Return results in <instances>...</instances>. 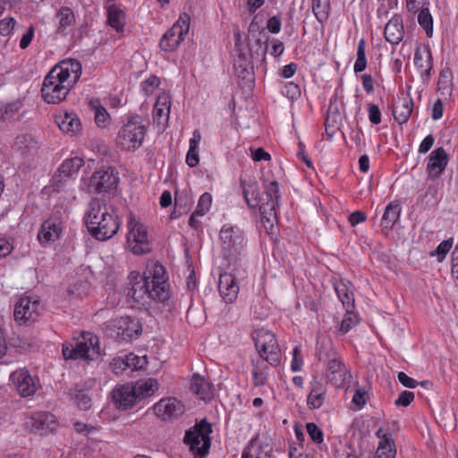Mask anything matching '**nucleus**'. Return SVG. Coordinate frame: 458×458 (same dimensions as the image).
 Here are the masks:
<instances>
[{
  "instance_id": "60",
  "label": "nucleus",
  "mask_w": 458,
  "mask_h": 458,
  "mask_svg": "<svg viewBox=\"0 0 458 458\" xmlns=\"http://www.w3.org/2000/svg\"><path fill=\"white\" fill-rule=\"evenodd\" d=\"M34 37V28L33 26H30L26 33L21 37L20 41V47L21 49L27 48L30 44L31 43Z\"/></svg>"
},
{
  "instance_id": "55",
  "label": "nucleus",
  "mask_w": 458,
  "mask_h": 458,
  "mask_svg": "<svg viewBox=\"0 0 458 458\" xmlns=\"http://www.w3.org/2000/svg\"><path fill=\"white\" fill-rule=\"evenodd\" d=\"M366 395H367V392L364 390V388H362V387L358 388L353 394L352 403L355 405H357L359 409L362 408L367 402L366 397H365Z\"/></svg>"
},
{
  "instance_id": "2",
  "label": "nucleus",
  "mask_w": 458,
  "mask_h": 458,
  "mask_svg": "<svg viewBox=\"0 0 458 458\" xmlns=\"http://www.w3.org/2000/svg\"><path fill=\"white\" fill-rule=\"evenodd\" d=\"M165 270L162 265L155 264L142 276L138 272L130 274L128 296L135 301H140L145 297L164 302L170 297V292L165 279Z\"/></svg>"
},
{
  "instance_id": "46",
  "label": "nucleus",
  "mask_w": 458,
  "mask_h": 458,
  "mask_svg": "<svg viewBox=\"0 0 458 458\" xmlns=\"http://www.w3.org/2000/svg\"><path fill=\"white\" fill-rule=\"evenodd\" d=\"M306 430L311 440L316 444H321L324 440L322 430L313 422L306 424Z\"/></svg>"
},
{
  "instance_id": "54",
  "label": "nucleus",
  "mask_w": 458,
  "mask_h": 458,
  "mask_svg": "<svg viewBox=\"0 0 458 458\" xmlns=\"http://www.w3.org/2000/svg\"><path fill=\"white\" fill-rule=\"evenodd\" d=\"M199 162V148L190 147L186 156L187 165L191 167H195Z\"/></svg>"
},
{
  "instance_id": "41",
  "label": "nucleus",
  "mask_w": 458,
  "mask_h": 458,
  "mask_svg": "<svg viewBox=\"0 0 458 458\" xmlns=\"http://www.w3.org/2000/svg\"><path fill=\"white\" fill-rule=\"evenodd\" d=\"M359 322L358 316L352 310L346 311L340 324L339 332L342 335L348 333Z\"/></svg>"
},
{
  "instance_id": "56",
  "label": "nucleus",
  "mask_w": 458,
  "mask_h": 458,
  "mask_svg": "<svg viewBox=\"0 0 458 458\" xmlns=\"http://www.w3.org/2000/svg\"><path fill=\"white\" fill-rule=\"evenodd\" d=\"M190 16L183 13L180 15L178 21L173 25L177 26L179 29H181L183 35H186L189 32L190 29Z\"/></svg>"
},
{
  "instance_id": "21",
  "label": "nucleus",
  "mask_w": 458,
  "mask_h": 458,
  "mask_svg": "<svg viewBox=\"0 0 458 458\" xmlns=\"http://www.w3.org/2000/svg\"><path fill=\"white\" fill-rule=\"evenodd\" d=\"M220 240L224 250L231 251L238 249L243 241L242 233L238 228L230 225H224L220 231Z\"/></svg>"
},
{
  "instance_id": "42",
  "label": "nucleus",
  "mask_w": 458,
  "mask_h": 458,
  "mask_svg": "<svg viewBox=\"0 0 458 458\" xmlns=\"http://www.w3.org/2000/svg\"><path fill=\"white\" fill-rule=\"evenodd\" d=\"M452 71L449 67H445L441 70L439 74V79L437 82L438 89L445 91H449L452 84Z\"/></svg>"
},
{
  "instance_id": "5",
  "label": "nucleus",
  "mask_w": 458,
  "mask_h": 458,
  "mask_svg": "<svg viewBox=\"0 0 458 458\" xmlns=\"http://www.w3.org/2000/svg\"><path fill=\"white\" fill-rule=\"evenodd\" d=\"M82 341L63 345V355L65 360H94L101 355L99 339L89 332L82 333Z\"/></svg>"
},
{
  "instance_id": "10",
  "label": "nucleus",
  "mask_w": 458,
  "mask_h": 458,
  "mask_svg": "<svg viewBox=\"0 0 458 458\" xmlns=\"http://www.w3.org/2000/svg\"><path fill=\"white\" fill-rule=\"evenodd\" d=\"M153 409L155 414L164 421H173L185 411L182 403L174 397L161 399Z\"/></svg>"
},
{
  "instance_id": "33",
  "label": "nucleus",
  "mask_w": 458,
  "mask_h": 458,
  "mask_svg": "<svg viewBox=\"0 0 458 458\" xmlns=\"http://www.w3.org/2000/svg\"><path fill=\"white\" fill-rule=\"evenodd\" d=\"M133 387L137 390V396L139 401H140L153 395L158 388V383L157 379L148 378L145 381H138L133 385Z\"/></svg>"
},
{
  "instance_id": "58",
  "label": "nucleus",
  "mask_w": 458,
  "mask_h": 458,
  "mask_svg": "<svg viewBox=\"0 0 458 458\" xmlns=\"http://www.w3.org/2000/svg\"><path fill=\"white\" fill-rule=\"evenodd\" d=\"M252 377L253 384L255 386H261L267 383L266 374L262 370H259L257 367L253 369Z\"/></svg>"
},
{
  "instance_id": "7",
  "label": "nucleus",
  "mask_w": 458,
  "mask_h": 458,
  "mask_svg": "<svg viewBox=\"0 0 458 458\" xmlns=\"http://www.w3.org/2000/svg\"><path fill=\"white\" fill-rule=\"evenodd\" d=\"M146 127L142 124L140 116L131 118L119 131L117 144L126 150L139 148L145 138Z\"/></svg>"
},
{
  "instance_id": "25",
  "label": "nucleus",
  "mask_w": 458,
  "mask_h": 458,
  "mask_svg": "<svg viewBox=\"0 0 458 458\" xmlns=\"http://www.w3.org/2000/svg\"><path fill=\"white\" fill-rule=\"evenodd\" d=\"M191 390L199 399L208 402L213 398L211 384L202 376L194 374L191 380Z\"/></svg>"
},
{
  "instance_id": "59",
  "label": "nucleus",
  "mask_w": 458,
  "mask_h": 458,
  "mask_svg": "<svg viewBox=\"0 0 458 458\" xmlns=\"http://www.w3.org/2000/svg\"><path fill=\"white\" fill-rule=\"evenodd\" d=\"M127 355L125 356L124 359H122V358H115L113 360L112 363H111V366L114 369V371L118 374L125 369H128V364H127Z\"/></svg>"
},
{
  "instance_id": "57",
  "label": "nucleus",
  "mask_w": 458,
  "mask_h": 458,
  "mask_svg": "<svg viewBox=\"0 0 458 458\" xmlns=\"http://www.w3.org/2000/svg\"><path fill=\"white\" fill-rule=\"evenodd\" d=\"M283 93L286 97H288L292 99H294L301 95V89L297 84H295L293 82H289L288 84H286L284 86V89Z\"/></svg>"
},
{
  "instance_id": "13",
  "label": "nucleus",
  "mask_w": 458,
  "mask_h": 458,
  "mask_svg": "<svg viewBox=\"0 0 458 458\" xmlns=\"http://www.w3.org/2000/svg\"><path fill=\"white\" fill-rule=\"evenodd\" d=\"M116 329V335L122 340H131L138 337L141 333V325L137 319L130 317L120 318L113 322Z\"/></svg>"
},
{
  "instance_id": "44",
  "label": "nucleus",
  "mask_w": 458,
  "mask_h": 458,
  "mask_svg": "<svg viewBox=\"0 0 458 458\" xmlns=\"http://www.w3.org/2000/svg\"><path fill=\"white\" fill-rule=\"evenodd\" d=\"M126 362L128 364V369H131V370L144 369L148 364L146 356L140 357L133 353H129L127 355Z\"/></svg>"
},
{
  "instance_id": "37",
  "label": "nucleus",
  "mask_w": 458,
  "mask_h": 458,
  "mask_svg": "<svg viewBox=\"0 0 458 458\" xmlns=\"http://www.w3.org/2000/svg\"><path fill=\"white\" fill-rule=\"evenodd\" d=\"M394 443L392 439L384 436V440L381 441L378 445L377 450V458H394L396 451L394 448Z\"/></svg>"
},
{
  "instance_id": "17",
  "label": "nucleus",
  "mask_w": 458,
  "mask_h": 458,
  "mask_svg": "<svg viewBox=\"0 0 458 458\" xmlns=\"http://www.w3.org/2000/svg\"><path fill=\"white\" fill-rule=\"evenodd\" d=\"M448 154L443 148L434 149L429 157L427 165V172L431 178H438L445 170L448 164Z\"/></svg>"
},
{
  "instance_id": "61",
  "label": "nucleus",
  "mask_w": 458,
  "mask_h": 458,
  "mask_svg": "<svg viewBox=\"0 0 458 458\" xmlns=\"http://www.w3.org/2000/svg\"><path fill=\"white\" fill-rule=\"evenodd\" d=\"M301 353V347L295 346L293 352V360L291 364V369L293 371H299L302 365V360L298 359V355Z\"/></svg>"
},
{
  "instance_id": "3",
  "label": "nucleus",
  "mask_w": 458,
  "mask_h": 458,
  "mask_svg": "<svg viewBox=\"0 0 458 458\" xmlns=\"http://www.w3.org/2000/svg\"><path fill=\"white\" fill-rule=\"evenodd\" d=\"M85 224L89 234L98 241L112 238L120 227L117 216L109 212V208L103 200L98 199L89 202Z\"/></svg>"
},
{
  "instance_id": "6",
  "label": "nucleus",
  "mask_w": 458,
  "mask_h": 458,
  "mask_svg": "<svg viewBox=\"0 0 458 458\" xmlns=\"http://www.w3.org/2000/svg\"><path fill=\"white\" fill-rule=\"evenodd\" d=\"M252 338L259 356L271 366H277L281 360V352L276 335L264 328L254 331Z\"/></svg>"
},
{
  "instance_id": "9",
  "label": "nucleus",
  "mask_w": 458,
  "mask_h": 458,
  "mask_svg": "<svg viewBox=\"0 0 458 458\" xmlns=\"http://www.w3.org/2000/svg\"><path fill=\"white\" fill-rule=\"evenodd\" d=\"M119 180V174L114 167L103 166L92 174L89 190L98 194L111 193L117 189Z\"/></svg>"
},
{
  "instance_id": "11",
  "label": "nucleus",
  "mask_w": 458,
  "mask_h": 458,
  "mask_svg": "<svg viewBox=\"0 0 458 458\" xmlns=\"http://www.w3.org/2000/svg\"><path fill=\"white\" fill-rule=\"evenodd\" d=\"M38 301H32L30 298H22L16 304L14 309V318L20 324H27L34 321L38 316Z\"/></svg>"
},
{
  "instance_id": "20",
  "label": "nucleus",
  "mask_w": 458,
  "mask_h": 458,
  "mask_svg": "<svg viewBox=\"0 0 458 458\" xmlns=\"http://www.w3.org/2000/svg\"><path fill=\"white\" fill-rule=\"evenodd\" d=\"M327 368L328 381L335 387H344L348 375L344 364L336 359H332L328 360Z\"/></svg>"
},
{
  "instance_id": "1",
  "label": "nucleus",
  "mask_w": 458,
  "mask_h": 458,
  "mask_svg": "<svg viewBox=\"0 0 458 458\" xmlns=\"http://www.w3.org/2000/svg\"><path fill=\"white\" fill-rule=\"evenodd\" d=\"M81 75V64L75 59H68L55 65L44 79L41 94L48 104H59L64 100Z\"/></svg>"
},
{
  "instance_id": "52",
  "label": "nucleus",
  "mask_w": 458,
  "mask_h": 458,
  "mask_svg": "<svg viewBox=\"0 0 458 458\" xmlns=\"http://www.w3.org/2000/svg\"><path fill=\"white\" fill-rule=\"evenodd\" d=\"M282 26V19L281 15H275L268 19L267 22V30L274 34H277L281 30Z\"/></svg>"
},
{
  "instance_id": "12",
  "label": "nucleus",
  "mask_w": 458,
  "mask_h": 458,
  "mask_svg": "<svg viewBox=\"0 0 458 458\" xmlns=\"http://www.w3.org/2000/svg\"><path fill=\"white\" fill-rule=\"evenodd\" d=\"M414 64L419 70L424 83L428 84L433 68V57L429 47L421 49L418 47L414 53Z\"/></svg>"
},
{
  "instance_id": "64",
  "label": "nucleus",
  "mask_w": 458,
  "mask_h": 458,
  "mask_svg": "<svg viewBox=\"0 0 458 458\" xmlns=\"http://www.w3.org/2000/svg\"><path fill=\"white\" fill-rule=\"evenodd\" d=\"M242 458H269L267 452H259L257 453L254 451V454L251 452V449L245 448L243 450Z\"/></svg>"
},
{
  "instance_id": "63",
  "label": "nucleus",
  "mask_w": 458,
  "mask_h": 458,
  "mask_svg": "<svg viewBox=\"0 0 458 458\" xmlns=\"http://www.w3.org/2000/svg\"><path fill=\"white\" fill-rule=\"evenodd\" d=\"M426 0H406V7L410 12L417 13L425 8Z\"/></svg>"
},
{
  "instance_id": "27",
  "label": "nucleus",
  "mask_w": 458,
  "mask_h": 458,
  "mask_svg": "<svg viewBox=\"0 0 458 458\" xmlns=\"http://www.w3.org/2000/svg\"><path fill=\"white\" fill-rule=\"evenodd\" d=\"M240 183L242 188V193L247 205L250 208H257L260 203L258 182L255 180L246 182L241 179Z\"/></svg>"
},
{
  "instance_id": "43",
  "label": "nucleus",
  "mask_w": 458,
  "mask_h": 458,
  "mask_svg": "<svg viewBox=\"0 0 458 458\" xmlns=\"http://www.w3.org/2000/svg\"><path fill=\"white\" fill-rule=\"evenodd\" d=\"M452 246L453 239L445 240L437 247L436 250H432L429 253V255L430 257L437 256V260L439 262H442L445 259L448 251L451 250Z\"/></svg>"
},
{
  "instance_id": "23",
  "label": "nucleus",
  "mask_w": 458,
  "mask_h": 458,
  "mask_svg": "<svg viewBox=\"0 0 458 458\" xmlns=\"http://www.w3.org/2000/svg\"><path fill=\"white\" fill-rule=\"evenodd\" d=\"M276 206V201H267L266 203H259L258 206L261 216V224L268 233H273L275 225L277 222Z\"/></svg>"
},
{
  "instance_id": "29",
  "label": "nucleus",
  "mask_w": 458,
  "mask_h": 458,
  "mask_svg": "<svg viewBox=\"0 0 458 458\" xmlns=\"http://www.w3.org/2000/svg\"><path fill=\"white\" fill-rule=\"evenodd\" d=\"M84 162L80 157H73L65 160L57 171L55 180L61 182L63 180L71 177L73 174L77 173L83 165Z\"/></svg>"
},
{
  "instance_id": "22",
  "label": "nucleus",
  "mask_w": 458,
  "mask_h": 458,
  "mask_svg": "<svg viewBox=\"0 0 458 458\" xmlns=\"http://www.w3.org/2000/svg\"><path fill=\"white\" fill-rule=\"evenodd\" d=\"M385 38L391 44H399L404 36L403 19L400 15H394L386 24L384 31Z\"/></svg>"
},
{
  "instance_id": "14",
  "label": "nucleus",
  "mask_w": 458,
  "mask_h": 458,
  "mask_svg": "<svg viewBox=\"0 0 458 458\" xmlns=\"http://www.w3.org/2000/svg\"><path fill=\"white\" fill-rule=\"evenodd\" d=\"M58 427L55 416L49 412H38L31 417L30 430L41 435L53 433Z\"/></svg>"
},
{
  "instance_id": "32",
  "label": "nucleus",
  "mask_w": 458,
  "mask_h": 458,
  "mask_svg": "<svg viewBox=\"0 0 458 458\" xmlns=\"http://www.w3.org/2000/svg\"><path fill=\"white\" fill-rule=\"evenodd\" d=\"M170 107V96L166 93L159 95L154 108V114L157 118L159 123H162V118H164L165 122L168 120Z\"/></svg>"
},
{
  "instance_id": "16",
  "label": "nucleus",
  "mask_w": 458,
  "mask_h": 458,
  "mask_svg": "<svg viewBox=\"0 0 458 458\" xmlns=\"http://www.w3.org/2000/svg\"><path fill=\"white\" fill-rule=\"evenodd\" d=\"M61 232L60 219L55 216L49 217L41 225L38 233V240L42 245L54 242L59 239Z\"/></svg>"
},
{
  "instance_id": "15",
  "label": "nucleus",
  "mask_w": 458,
  "mask_h": 458,
  "mask_svg": "<svg viewBox=\"0 0 458 458\" xmlns=\"http://www.w3.org/2000/svg\"><path fill=\"white\" fill-rule=\"evenodd\" d=\"M10 378L22 397L31 396L36 393V384L27 369H21L13 372Z\"/></svg>"
},
{
  "instance_id": "26",
  "label": "nucleus",
  "mask_w": 458,
  "mask_h": 458,
  "mask_svg": "<svg viewBox=\"0 0 458 458\" xmlns=\"http://www.w3.org/2000/svg\"><path fill=\"white\" fill-rule=\"evenodd\" d=\"M413 110V101L410 97L399 98L398 101L394 105L393 107V115L394 120L399 124L405 123Z\"/></svg>"
},
{
  "instance_id": "38",
  "label": "nucleus",
  "mask_w": 458,
  "mask_h": 458,
  "mask_svg": "<svg viewBox=\"0 0 458 458\" xmlns=\"http://www.w3.org/2000/svg\"><path fill=\"white\" fill-rule=\"evenodd\" d=\"M418 22L422 27L426 35L430 38L433 34V18L428 7L422 8L418 15Z\"/></svg>"
},
{
  "instance_id": "34",
  "label": "nucleus",
  "mask_w": 458,
  "mask_h": 458,
  "mask_svg": "<svg viewBox=\"0 0 458 458\" xmlns=\"http://www.w3.org/2000/svg\"><path fill=\"white\" fill-rule=\"evenodd\" d=\"M107 22L116 31H122L124 27V13L115 5H110L107 9Z\"/></svg>"
},
{
  "instance_id": "40",
  "label": "nucleus",
  "mask_w": 458,
  "mask_h": 458,
  "mask_svg": "<svg viewBox=\"0 0 458 458\" xmlns=\"http://www.w3.org/2000/svg\"><path fill=\"white\" fill-rule=\"evenodd\" d=\"M69 394L81 410L87 411L91 407V398L82 390L72 389Z\"/></svg>"
},
{
  "instance_id": "28",
  "label": "nucleus",
  "mask_w": 458,
  "mask_h": 458,
  "mask_svg": "<svg viewBox=\"0 0 458 458\" xmlns=\"http://www.w3.org/2000/svg\"><path fill=\"white\" fill-rule=\"evenodd\" d=\"M55 123L65 133L76 134L81 131V121L75 114L65 113L64 116L56 117Z\"/></svg>"
},
{
  "instance_id": "35",
  "label": "nucleus",
  "mask_w": 458,
  "mask_h": 458,
  "mask_svg": "<svg viewBox=\"0 0 458 458\" xmlns=\"http://www.w3.org/2000/svg\"><path fill=\"white\" fill-rule=\"evenodd\" d=\"M56 18L58 19V33H64L66 28L75 22V15L69 7H61L56 13Z\"/></svg>"
},
{
  "instance_id": "39",
  "label": "nucleus",
  "mask_w": 458,
  "mask_h": 458,
  "mask_svg": "<svg viewBox=\"0 0 458 458\" xmlns=\"http://www.w3.org/2000/svg\"><path fill=\"white\" fill-rule=\"evenodd\" d=\"M329 0H312V11L319 22L328 17Z\"/></svg>"
},
{
  "instance_id": "8",
  "label": "nucleus",
  "mask_w": 458,
  "mask_h": 458,
  "mask_svg": "<svg viewBox=\"0 0 458 458\" xmlns=\"http://www.w3.org/2000/svg\"><path fill=\"white\" fill-rule=\"evenodd\" d=\"M129 232L126 237L128 248L136 255L145 254L150 251V243L148 239L146 226L136 219L131 213L128 221Z\"/></svg>"
},
{
  "instance_id": "62",
  "label": "nucleus",
  "mask_w": 458,
  "mask_h": 458,
  "mask_svg": "<svg viewBox=\"0 0 458 458\" xmlns=\"http://www.w3.org/2000/svg\"><path fill=\"white\" fill-rule=\"evenodd\" d=\"M398 380L403 386L408 388H415L418 385L415 379L410 377L404 372L398 373Z\"/></svg>"
},
{
  "instance_id": "30",
  "label": "nucleus",
  "mask_w": 458,
  "mask_h": 458,
  "mask_svg": "<svg viewBox=\"0 0 458 458\" xmlns=\"http://www.w3.org/2000/svg\"><path fill=\"white\" fill-rule=\"evenodd\" d=\"M335 291L338 299L341 301L345 311L354 310V296L353 293L350 291L347 284L343 282L335 284Z\"/></svg>"
},
{
  "instance_id": "4",
  "label": "nucleus",
  "mask_w": 458,
  "mask_h": 458,
  "mask_svg": "<svg viewBox=\"0 0 458 458\" xmlns=\"http://www.w3.org/2000/svg\"><path fill=\"white\" fill-rule=\"evenodd\" d=\"M212 431V424L203 419L186 431L183 442L195 456L204 458L211 445Z\"/></svg>"
},
{
  "instance_id": "19",
  "label": "nucleus",
  "mask_w": 458,
  "mask_h": 458,
  "mask_svg": "<svg viewBox=\"0 0 458 458\" xmlns=\"http://www.w3.org/2000/svg\"><path fill=\"white\" fill-rule=\"evenodd\" d=\"M218 290L225 302H233L238 295L239 285L233 275L224 273L219 276Z\"/></svg>"
},
{
  "instance_id": "24",
  "label": "nucleus",
  "mask_w": 458,
  "mask_h": 458,
  "mask_svg": "<svg viewBox=\"0 0 458 458\" xmlns=\"http://www.w3.org/2000/svg\"><path fill=\"white\" fill-rule=\"evenodd\" d=\"M177 26H172L162 37L159 47L163 51L172 52L184 40L185 35Z\"/></svg>"
},
{
  "instance_id": "45",
  "label": "nucleus",
  "mask_w": 458,
  "mask_h": 458,
  "mask_svg": "<svg viewBox=\"0 0 458 458\" xmlns=\"http://www.w3.org/2000/svg\"><path fill=\"white\" fill-rule=\"evenodd\" d=\"M212 203V196L208 192L203 193L198 202L197 208L195 209V214L197 216H204L208 210Z\"/></svg>"
},
{
  "instance_id": "36",
  "label": "nucleus",
  "mask_w": 458,
  "mask_h": 458,
  "mask_svg": "<svg viewBox=\"0 0 458 458\" xmlns=\"http://www.w3.org/2000/svg\"><path fill=\"white\" fill-rule=\"evenodd\" d=\"M234 70L238 77L243 80L248 79L251 81V66L250 62L244 55H239L238 59L234 62Z\"/></svg>"
},
{
  "instance_id": "31",
  "label": "nucleus",
  "mask_w": 458,
  "mask_h": 458,
  "mask_svg": "<svg viewBox=\"0 0 458 458\" xmlns=\"http://www.w3.org/2000/svg\"><path fill=\"white\" fill-rule=\"evenodd\" d=\"M401 213V207L398 203L391 202L385 209L381 225L385 229H391L398 221Z\"/></svg>"
},
{
  "instance_id": "51",
  "label": "nucleus",
  "mask_w": 458,
  "mask_h": 458,
  "mask_svg": "<svg viewBox=\"0 0 458 458\" xmlns=\"http://www.w3.org/2000/svg\"><path fill=\"white\" fill-rule=\"evenodd\" d=\"M15 20L13 17L5 18L0 21V34L2 36H8L13 31L15 26Z\"/></svg>"
},
{
  "instance_id": "18",
  "label": "nucleus",
  "mask_w": 458,
  "mask_h": 458,
  "mask_svg": "<svg viewBox=\"0 0 458 458\" xmlns=\"http://www.w3.org/2000/svg\"><path fill=\"white\" fill-rule=\"evenodd\" d=\"M113 401L120 409L132 407L138 401L137 390L133 385H123L113 392Z\"/></svg>"
},
{
  "instance_id": "47",
  "label": "nucleus",
  "mask_w": 458,
  "mask_h": 458,
  "mask_svg": "<svg viewBox=\"0 0 458 458\" xmlns=\"http://www.w3.org/2000/svg\"><path fill=\"white\" fill-rule=\"evenodd\" d=\"M265 192L267 198V201H276L278 204L279 199V183L276 181H273L265 185Z\"/></svg>"
},
{
  "instance_id": "49",
  "label": "nucleus",
  "mask_w": 458,
  "mask_h": 458,
  "mask_svg": "<svg viewBox=\"0 0 458 458\" xmlns=\"http://www.w3.org/2000/svg\"><path fill=\"white\" fill-rule=\"evenodd\" d=\"M325 401V394L320 393H310L307 397V404L310 409H318L320 408Z\"/></svg>"
},
{
  "instance_id": "53",
  "label": "nucleus",
  "mask_w": 458,
  "mask_h": 458,
  "mask_svg": "<svg viewBox=\"0 0 458 458\" xmlns=\"http://www.w3.org/2000/svg\"><path fill=\"white\" fill-rule=\"evenodd\" d=\"M368 111L370 123L373 124H379L381 123V112L378 106L369 104Z\"/></svg>"
},
{
  "instance_id": "50",
  "label": "nucleus",
  "mask_w": 458,
  "mask_h": 458,
  "mask_svg": "<svg viewBox=\"0 0 458 458\" xmlns=\"http://www.w3.org/2000/svg\"><path fill=\"white\" fill-rule=\"evenodd\" d=\"M414 397L415 396L412 392L404 390L400 393L398 398L394 402V404L396 406L406 407L413 402Z\"/></svg>"
},
{
  "instance_id": "48",
  "label": "nucleus",
  "mask_w": 458,
  "mask_h": 458,
  "mask_svg": "<svg viewBox=\"0 0 458 458\" xmlns=\"http://www.w3.org/2000/svg\"><path fill=\"white\" fill-rule=\"evenodd\" d=\"M110 116L107 111L101 106L96 107L95 122L99 127H106L109 123Z\"/></svg>"
}]
</instances>
